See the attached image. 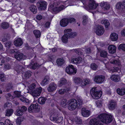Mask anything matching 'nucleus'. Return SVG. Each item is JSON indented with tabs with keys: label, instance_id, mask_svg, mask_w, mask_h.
Listing matches in <instances>:
<instances>
[{
	"label": "nucleus",
	"instance_id": "31",
	"mask_svg": "<svg viewBox=\"0 0 125 125\" xmlns=\"http://www.w3.org/2000/svg\"><path fill=\"white\" fill-rule=\"evenodd\" d=\"M30 9L33 13H36L37 12L36 7L34 5L31 6L30 7Z\"/></svg>",
	"mask_w": 125,
	"mask_h": 125
},
{
	"label": "nucleus",
	"instance_id": "35",
	"mask_svg": "<svg viewBox=\"0 0 125 125\" xmlns=\"http://www.w3.org/2000/svg\"><path fill=\"white\" fill-rule=\"evenodd\" d=\"M107 54V53L105 51H101L100 52V55L102 57L104 58L106 57Z\"/></svg>",
	"mask_w": 125,
	"mask_h": 125
},
{
	"label": "nucleus",
	"instance_id": "55",
	"mask_svg": "<svg viewBox=\"0 0 125 125\" xmlns=\"http://www.w3.org/2000/svg\"><path fill=\"white\" fill-rule=\"evenodd\" d=\"M21 68H22L21 66H18L15 68V70L18 73H19V71H20V70H21Z\"/></svg>",
	"mask_w": 125,
	"mask_h": 125
},
{
	"label": "nucleus",
	"instance_id": "54",
	"mask_svg": "<svg viewBox=\"0 0 125 125\" xmlns=\"http://www.w3.org/2000/svg\"><path fill=\"white\" fill-rule=\"evenodd\" d=\"M96 104L97 107H100L102 105L101 102L99 100H98L96 101Z\"/></svg>",
	"mask_w": 125,
	"mask_h": 125
},
{
	"label": "nucleus",
	"instance_id": "57",
	"mask_svg": "<svg viewBox=\"0 0 125 125\" xmlns=\"http://www.w3.org/2000/svg\"><path fill=\"white\" fill-rule=\"evenodd\" d=\"M5 44L6 47L9 48L11 45V43L10 42H7L6 43H5Z\"/></svg>",
	"mask_w": 125,
	"mask_h": 125
},
{
	"label": "nucleus",
	"instance_id": "51",
	"mask_svg": "<svg viewBox=\"0 0 125 125\" xmlns=\"http://www.w3.org/2000/svg\"><path fill=\"white\" fill-rule=\"evenodd\" d=\"M12 106V104L11 103L8 102L6 103L4 105L5 107H10Z\"/></svg>",
	"mask_w": 125,
	"mask_h": 125
},
{
	"label": "nucleus",
	"instance_id": "23",
	"mask_svg": "<svg viewBox=\"0 0 125 125\" xmlns=\"http://www.w3.org/2000/svg\"><path fill=\"white\" fill-rule=\"evenodd\" d=\"M14 43L16 46H20L22 44V42L21 39L18 38L14 41Z\"/></svg>",
	"mask_w": 125,
	"mask_h": 125
},
{
	"label": "nucleus",
	"instance_id": "52",
	"mask_svg": "<svg viewBox=\"0 0 125 125\" xmlns=\"http://www.w3.org/2000/svg\"><path fill=\"white\" fill-rule=\"evenodd\" d=\"M0 80L2 81H3L5 80L4 74H0Z\"/></svg>",
	"mask_w": 125,
	"mask_h": 125
},
{
	"label": "nucleus",
	"instance_id": "63",
	"mask_svg": "<svg viewBox=\"0 0 125 125\" xmlns=\"http://www.w3.org/2000/svg\"><path fill=\"white\" fill-rule=\"evenodd\" d=\"M50 24V23L49 22H47L45 25V26L46 27H49Z\"/></svg>",
	"mask_w": 125,
	"mask_h": 125
},
{
	"label": "nucleus",
	"instance_id": "17",
	"mask_svg": "<svg viewBox=\"0 0 125 125\" xmlns=\"http://www.w3.org/2000/svg\"><path fill=\"white\" fill-rule=\"evenodd\" d=\"M50 119L51 121H54L55 123H58L61 122L63 119V117H60L56 120L55 117H54L53 115H52L50 116Z\"/></svg>",
	"mask_w": 125,
	"mask_h": 125
},
{
	"label": "nucleus",
	"instance_id": "47",
	"mask_svg": "<svg viewBox=\"0 0 125 125\" xmlns=\"http://www.w3.org/2000/svg\"><path fill=\"white\" fill-rule=\"evenodd\" d=\"M4 125H13L12 123L9 119H6L4 122Z\"/></svg>",
	"mask_w": 125,
	"mask_h": 125
},
{
	"label": "nucleus",
	"instance_id": "46",
	"mask_svg": "<svg viewBox=\"0 0 125 125\" xmlns=\"http://www.w3.org/2000/svg\"><path fill=\"white\" fill-rule=\"evenodd\" d=\"M80 80H81V81H80L79 85L81 86L83 88H84L86 85L85 84V83L84 82L83 79H81Z\"/></svg>",
	"mask_w": 125,
	"mask_h": 125
},
{
	"label": "nucleus",
	"instance_id": "13",
	"mask_svg": "<svg viewBox=\"0 0 125 125\" xmlns=\"http://www.w3.org/2000/svg\"><path fill=\"white\" fill-rule=\"evenodd\" d=\"M95 32L97 35H101L104 33V29L102 26L98 25L95 29Z\"/></svg>",
	"mask_w": 125,
	"mask_h": 125
},
{
	"label": "nucleus",
	"instance_id": "20",
	"mask_svg": "<svg viewBox=\"0 0 125 125\" xmlns=\"http://www.w3.org/2000/svg\"><path fill=\"white\" fill-rule=\"evenodd\" d=\"M111 79L115 82H118L120 80V77L117 75H112L110 77Z\"/></svg>",
	"mask_w": 125,
	"mask_h": 125
},
{
	"label": "nucleus",
	"instance_id": "37",
	"mask_svg": "<svg viewBox=\"0 0 125 125\" xmlns=\"http://www.w3.org/2000/svg\"><path fill=\"white\" fill-rule=\"evenodd\" d=\"M56 62L58 65H61L64 62L63 60L61 58H59L57 60Z\"/></svg>",
	"mask_w": 125,
	"mask_h": 125
},
{
	"label": "nucleus",
	"instance_id": "6",
	"mask_svg": "<svg viewBox=\"0 0 125 125\" xmlns=\"http://www.w3.org/2000/svg\"><path fill=\"white\" fill-rule=\"evenodd\" d=\"M98 5L94 0H90L89 2L88 5L87 6V8L90 12L93 13L96 12L95 10L98 6Z\"/></svg>",
	"mask_w": 125,
	"mask_h": 125
},
{
	"label": "nucleus",
	"instance_id": "43",
	"mask_svg": "<svg viewBox=\"0 0 125 125\" xmlns=\"http://www.w3.org/2000/svg\"><path fill=\"white\" fill-rule=\"evenodd\" d=\"M21 92L18 91H15L14 92V97H20L21 96Z\"/></svg>",
	"mask_w": 125,
	"mask_h": 125
},
{
	"label": "nucleus",
	"instance_id": "53",
	"mask_svg": "<svg viewBox=\"0 0 125 125\" xmlns=\"http://www.w3.org/2000/svg\"><path fill=\"white\" fill-rule=\"evenodd\" d=\"M83 25H84L86 24V23H87V17L86 16H83Z\"/></svg>",
	"mask_w": 125,
	"mask_h": 125
},
{
	"label": "nucleus",
	"instance_id": "27",
	"mask_svg": "<svg viewBox=\"0 0 125 125\" xmlns=\"http://www.w3.org/2000/svg\"><path fill=\"white\" fill-rule=\"evenodd\" d=\"M101 23L102 24H104L106 28H108L110 25V23L109 21L107 20H103L101 21Z\"/></svg>",
	"mask_w": 125,
	"mask_h": 125
},
{
	"label": "nucleus",
	"instance_id": "50",
	"mask_svg": "<svg viewBox=\"0 0 125 125\" xmlns=\"http://www.w3.org/2000/svg\"><path fill=\"white\" fill-rule=\"evenodd\" d=\"M83 80L84 82L85 83V84L86 85L89 84L90 82V80L89 79H83Z\"/></svg>",
	"mask_w": 125,
	"mask_h": 125
},
{
	"label": "nucleus",
	"instance_id": "39",
	"mask_svg": "<svg viewBox=\"0 0 125 125\" xmlns=\"http://www.w3.org/2000/svg\"><path fill=\"white\" fill-rule=\"evenodd\" d=\"M15 113V115H17L20 116L22 115L23 112L20 109H17Z\"/></svg>",
	"mask_w": 125,
	"mask_h": 125
},
{
	"label": "nucleus",
	"instance_id": "41",
	"mask_svg": "<svg viewBox=\"0 0 125 125\" xmlns=\"http://www.w3.org/2000/svg\"><path fill=\"white\" fill-rule=\"evenodd\" d=\"M19 98L21 101L24 103H28L29 102V100L28 99L25 98L21 95L20 96V97Z\"/></svg>",
	"mask_w": 125,
	"mask_h": 125
},
{
	"label": "nucleus",
	"instance_id": "49",
	"mask_svg": "<svg viewBox=\"0 0 125 125\" xmlns=\"http://www.w3.org/2000/svg\"><path fill=\"white\" fill-rule=\"evenodd\" d=\"M31 75V72L30 71H28L26 73L24 74L26 78H29L30 77Z\"/></svg>",
	"mask_w": 125,
	"mask_h": 125
},
{
	"label": "nucleus",
	"instance_id": "14",
	"mask_svg": "<svg viewBox=\"0 0 125 125\" xmlns=\"http://www.w3.org/2000/svg\"><path fill=\"white\" fill-rule=\"evenodd\" d=\"M16 52V53L14 54L15 57L16 59L20 60L21 59L24 60L26 59V56L22 53L17 51Z\"/></svg>",
	"mask_w": 125,
	"mask_h": 125
},
{
	"label": "nucleus",
	"instance_id": "25",
	"mask_svg": "<svg viewBox=\"0 0 125 125\" xmlns=\"http://www.w3.org/2000/svg\"><path fill=\"white\" fill-rule=\"evenodd\" d=\"M13 111L12 109H7L5 112V115L7 116H10L13 114Z\"/></svg>",
	"mask_w": 125,
	"mask_h": 125
},
{
	"label": "nucleus",
	"instance_id": "2",
	"mask_svg": "<svg viewBox=\"0 0 125 125\" xmlns=\"http://www.w3.org/2000/svg\"><path fill=\"white\" fill-rule=\"evenodd\" d=\"M68 1H66L64 2L63 5H62L60 6H58L57 5L55 4L54 5H51L49 8V10L52 12H54L55 13H57L63 9L65 8L66 7L69 5L71 6L68 3Z\"/></svg>",
	"mask_w": 125,
	"mask_h": 125
},
{
	"label": "nucleus",
	"instance_id": "45",
	"mask_svg": "<svg viewBox=\"0 0 125 125\" xmlns=\"http://www.w3.org/2000/svg\"><path fill=\"white\" fill-rule=\"evenodd\" d=\"M118 49L119 50H122L124 51H125V44L123 43L120 44L119 46Z\"/></svg>",
	"mask_w": 125,
	"mask_h": 125
},
{
	"label": "nucleus",
	"instance_id": "33",
	"mask_svg": "<svg viewBox=\"0 0 125 125\" xmlns=\"http://www.w3.org/2000/svg\"><path fill=\"white\" fill-rule=\"evenodd\" d=\"M33 33L36 38L39 37L41 36V32L38 30H35L33 31Z\"/></svg>",
	"mask_w": 125,
	"mask_h": 125
},
{
	"label": "nucleus",
	"instance_id": "5",
	"mask_svg": "<svg viewBox=\"0 0 125 125\" xmlns=\"http://www.w3.org/2000/svg\"><path fill=\"white\" fill-rule=\"evenodd\" d=\"M101 122L105 123L111 122L112 120V116L110 115L102 114L98 116V118Z\"/></svg>",
	"mask_w": 125,
	"mask_h": 125
},
{
	"label": "nucleus",
	"instance_id": "32",
	"mask_svg": "<svg viewBox=\"0 0 125 125\" xmlns=\"http://www.w3.org/2000/svg\"><path fill=\"white\" fill-rule=\"evenodd\" d=\"M81 79L78 78L76 77H73V80L74 82L76 84L79 85L80 81H81L80 80Z\"/></svg>",
	"mask_w": 125,
	"mask_h": 125
},
{
	"label": "nucleus",
	"instance_id": "58",
	"mask_svg": "<svg viewBox=\"0 0 125 125\" xmlns=\"http://www.w3.org/2000/svg\"><path fill=\"white\" fill-rule=\"evenodd\" d=\"M78 104H79V106L82 105L83 104L81 98H79V100H78Z\"/></svg>",
	"mask_w": 125,
	"mask_h": 125
},
{
	"label": "nucleus",
	"instance_id": "44",
	"mask_svg": "<svg viewBox=\"0 0 125 125\" xmlns=\"http://www.w3.org/2000/svg\"><path fill=\"white\" fill-rule=\"evenodd\" d=\"M23 120V118L21 117H18L16 120V124L18 125H20L21 122Z\"/></svg>",
	"mask_w": 125,
	"mask_h": 125
},
{
	"label": "nucleus",
	"instance_id": "59",
	"mask_svg": "<svg viewBox=\"0 0 125 125\" xmlns=\"http://www.w3.org/2000/svg\"><path fill=\"white\" fill-rule=\"evenodd\" d=\"M36 18L37 20H40L42 19V16L40 15H37L36 16Z\"/></svg>",
	"mask_w": 125,
	"mask_h": 125
},
{
	"label": "nucleus",
	"instance_id": "42",
	"mask_svg": "<svg viewBox=\"0 0 125 125\" xmlns=\"http://www.w3.org/2000/svg\"><path fill=\"white\" fill-rule=\"evenodd\" d=\"M28 111L30 113L35 112L33 109V104H31L28 108Z\"/></svg>",
	"mask_w": 125,
	"mask_h": 125
},
{
	"label": "nucleus",
	"instance_id": "64",
	"mask_svg": "<svg viewBox=\"0 0 125 125\" xmlns=\"http://www.w3.org/2000/svg\"><path fill=\"white\" fill-rule=\"evenodd\" d=\"M5 68L7 69L8 70L10 69V65L8 64L7 65H5Z\"/></svg>",
	"mask_w": 125,
	"mask_h": 125
},
{
	"label": "nucleus",
	"instance_id": "15",
	"mask_svg": "<svg viewBox=\"0 0 125 125\" xmlns=\"http://www.w3.org/2000/svg\"><path fill=\"white\" fill-rule=\"evenodd\" d=\"M71 63H73L79 64L82 63L83 61L81 58L78 57L75 58H72L71 59Z\"/></svg>",
	"mask_w": 125,
	"mask_h": 125
},
{
	"label": "nucleus",
	"instance_id": "26",
	"mask_svg": "<svg viewBox=\"0 0 125 125\" xmlns=\"http://www.w3.org/2000/svg\"><path fill=\"white\" fill-rule=\"evenodd\" d=\"M117 93L119 95H122L125 94V88L121 89H118L117 90Z\"/></svg>",
	"mask_w": 125,
	"mask_h": 125
},
{
	"label": "nucleus",
	"instance_id": "24",
	"mask_svg": "<svg viewBox=\"0 0 125 125\" xmlns=\"http://www.w3.org/2000/svg\"><path fill=\"white\" fill-rule=\"evenodd\" d=\"M49 79V77L48 76L45 77L44 78L42 81L41 83V84L43 86L46 85L48 82Z\"/></svg>",
	"mask_w": 125,
	"mask_h": 125
},
{
	"label": "nucleus",
	"instance_id": "4",
	"mask_svg": "<svg viewBox=\"0 0 125 125\" xmlns=\"http://www.w3.org/2000/svg\"><path fill=\"white\" fill-rule=\"evenodd\" d=\"M72 30L70 29H65L64 31V34L62 37V40L64 43L68 41V39L70 37H73L76 36V33L71 32Z\"/></svg>",
	"mask_w": 125,
	"mask_h": 125
},
{
	"label": "nucleus",
	"instance_id": "19",
	"mask_svg": "<svg viewBox=\"0 0 125 125\" xmlns=\"http://www.w3.org/2000/svg\"><path fill=\"white\" fill-rule=\"evenodd\" d=\"M91 114L90 111L86 110L84 108H82V115L85 117H88Z\"/></svg>",
	"mask_w": 125,
	"mask_h": 125
},
{
	"label": "nucleus",
	"instance_id": "61",
	"mask_svg": "<svg viewBox=\"0 0 125 125\" xmlns=\"http://www.w3.org/2000/svg\"><path fill=\"white\" fill-rule=\"evenodd\" d=\"M39 66V64L37 63H35L33 65L32 68L33 69H35L38 67Z\"/></svg>",
	"mask_w": 125,
	"mask_h": 125
},
{
	"label": "nucleus",
	"instance_id": "62",
	"mask_svg": "<svg viewBox=\"0 0 125 125\" xmlns=\"http://www.w3.org/2000/svg\"><path fill=\"white\" fill-rule=\"evenodd\" d=\"M79 50H78L76 49H73L71 50V51L73 52H76V53L78 54H80L78 52Z\"/></svg>",
	"mask_w": 125,
	"mask_h": 125
},
{
	"label": "nucleus",
	"instance_id": "1",
	"mask_svg": "<svg viewBox=\"0 0 125 125\" xmlns=\"http://www.w3.org/2000/svg\"><path fill=\"white\" fill-rule=\"evenodd\" d=\"M26 85L28 86L29 90L25 89L24 93H29L34 97H36L40 95L42 91L41 87L35 89L36 85L34 83L29 84L28 83H27Z\"/></svg>",
	"mask_w": 125,
	"mask_h": 125
},
{
	"label": "nucleus",
	"instance_id": "3",
	"mask_svg": "<svg viewBox=\"0 0 125 125\" xmlns=\"http://www.w3.org/2000/svg\"><path fill=\"white\" fill-rule=\"evenodd\" d=\"M110 63L113 64L117 66L118 67H114L112 69L109 68L108 71L110 73L117 72L119 73L120 72V69L121 67V62L119 59L112 60L110 61Z\"/></svg>",
	"mask_w": 125,
	"mask_h": 125
},
{
	"label": "nucleus",
	"instance_id": "40",
	"mask_svg": "<svg viewBox=\"0 0 125 125\" xmlns=\"http://www.w3.org/2000/svg\"><path fill=\"white\" fill-rule=\"evenodd\" d=\"M116 103L114 101H111L110 104L109 105V107L110 109H112L115 107V105Z\"/></svg>",
	"mask_w": 125,
	"mask_h": 125
},
{
	"label": "nucleus",
	"instance_id": "7",
	"mask_svg": "<svg viewBox=\"0 0 125 125\" xmlns=\"http://www.w3.org/2000/svg\"><path fill=\"white\" fill-rule=\"evenodd\" d=\"M91 93L93 98L97 99L101 96L102 93L101 91H98L96 88H92L91 90Z\"/></svg>",
	"mask_w": 125,
	"mask_h": 125
},
{
	"label": "nucleus",
	"instance_id": "16",
	"mask_svg": "<svg viewBox=\"0 0 125 125\" xmlns=\"http://www.w3.org/2000/svg\"><path fill=\"white\" fill-rule=\"evenodd\" d=\"M118 38V35L117 33L113 32L110 34L109 38L112 41H116Z\"/></svg>",
	"mask_w": 125,
	"mask_h": 125
},
{
	"label": "nucleus",
	"instance_id": "38",
	"mask_svg": "<svg viewBox=\"0 0 125 125\" xmlns=\"http://www.w3.org/2000/svg\"><path fill=\"white\" fill-rule=\"evenodd\" d=\"M1 27L4 29H7L8 28L9 25L8 23L6 22H4L1 24Z\"/></svg>",
	"mask_w": 125,
	"mask_h": 125
},
{
	"label": "nucleus",
	"instance_id": "12",
	"mask_svg": "<svg viewBox=\"0 0 125 125\" xmlns=\"http://www.w3.org/2000/svg\"><path fill=\"white\" fill-rule=\"evenodd\" d=\"M105 77L103 75H97L95 76L94 80L95 82L97 83H101L104 80Z\"/></svg>",
	"mask_w": 125,
	"mask_h": 125
},
{
	"label": "nucleus",
	"instance_id": "29",
	"mask_svg": "<svg viewBox=\"0 0 125 125\" xmlns=\"http://www.w3.org/2000/svg\"><path fill=\"white\" fill-rule=\"evenodd\" d=\"M33 106L35 112H37L40 111V106H38V104L37 103L35 104H33Z\"/></svg>",
	"mask_w": 125,
	"mask_h": 125
},
{
	"label": "nucleus",
	"instance_id": "56",
	"mask_svg": "<svg viewBox=\"0 0 125 125\" xmlns=\"http://www.w3.org/2000/svg\"><path fill=\"white\" fill-rule=\"evenodd\" d=\"M121 35L123 37H125V28L123 29L121 32Z\"/></svg>",
	"mask_w": 125,
	"mask_h": 125
},
{
	"label": "nucleus",
	"instance_id": "18",
	"mask_svg": "<svg viewBox=\"0 0 125 125\" xmlns=\"http://www.w3.org/2000/svg\"><path fill=\"white\" fill-rule=\"evenodd\" d=\"M108 49L109 52L112 54L115 53L116 51V47L113 45H109L108 46Z\"/></svg>",
	"mask_w": 125,
	"mask_h": 125
},
{
	"label": "nucleus",
	"instance_id": "10",
	"mask_svg": "<svg viewBox=\"0 0 125 125\" xmlns=\"http://www.w3.org/2000/svg\"><path fill=\"white\" fill-rule=\"evenodd\" d=\"M75 19L73 18H71L68 20L67 19H62L60 22L61 25L62 27L66 26L68 24V22L72 23L74 21Z\"/></svg>",
	"mask_w": 125,
	"mask_h": 125
},
{
	"label": "nucleus",
	"instance_id": "28",
	"mask_svg": "<svg viewBox=\"0 0 125 125\" xmlns=\"http://www.w3.org/2000/svg\"><path fill=\"white\" fill-rule=\"evenodd\" d=\"M67 82V81L65 79L62 78L58 82V85L59 86H61L63 85L66 84Z\"/></svg>",
	"mask_w": 125,
	"mask_h": 125
},
{
	"label": "nucleus",
	"instance_id": "9",
	"mask_svg": "<svg viewBox=\"0 0 125 125\" xmlns=\"http://www.w3.org/2000/svg\"><path fill=\"white\" fill-rule=\"evenodd\" d=\"M68 109L71 110H74L77 106V102L75 99H72L69 102Z\"/></svg>",
	"mask_w": 125,
	"mask_h": 125
},
{
	"label": "nucleus",
	"instance_id": "8",
	"mask_svg": "<svg viewBox=\"0 0 125 125\" xmlns=\"http://www.w3.org/2000/svg\"><path fill=\"white\" fill-rule=\"evenodd\" d=\"M66 71L68 74H75L76 73L77 69L73 65L70 64L66 67Z\"/></svg>",
	"mask_w": 125,
	"mask_h": 125
},
{
	"label": "nucleus",
	"instance_id": "22",
	"mask_svg": "<svg viewBox=\"0 0 125 125\" xmlns=\"http://www.w3.org/2000/svg\"><path fill=\"white\" fill-rule=\"evenodd\" d=\"M100 6L105 9L107 10L109 9L110 8L109 4L107 2H103L101 3Z\"/></svg>",
	"mask_w": 125,
	"mask_h": 125
},
{
	"label": "nucleus",
	"instance_id": "48",
	"mask_svg": "<svg viewBox=\"0 0 125 125\" xmlns=\"http://www.w3.org/2000/svg\"><path fill=\"white\" fill-rule=\"evenodd\" d=\"M90 67L93 70H96L97 67V66L95 64L92 63L91 64Z\"/></svg>",
	"mask_w": 125,
	"mask_h": 125
},
{
	"label": "nucleus",
	"instance_id": "36",
	"mask_svg": "<svg viewBox=\"0 0 125 125\" xmlns=\"http://www.w3.org/2000/svg\"><path fill=\"white\" fill-rule=\"evenodd\" d=\"M124 4L123 3L119 2L116 5L115 7L117 9H120L123 6Z\"/></svg>",
	"mask_w": 125,
	"mask_h": 125
},
{
	"label": "nucleus",
	"instance_id": "21",
	"mask_svg": "<svg viewBox=\"0 0 125 125\" xmlns=\"http://www.w3.org/2000/svg\"><path fill=\"white\" fill-rule=\"evenodd\" d=\"M57 88L56 85L54 83L50 84L47 88V90L49 92H52L56 90Z\"/></svg>",
	"mask_w": 125,
	"mask_h": 125
},
{
	"label": "nucleus",
	"instance_id": "60",
	"mask_svg": "<svg viewBox=\"0 0 125 125\" xmlns=\"http://www.w3.org/2000/svg\"><path fill=\"white\" fill-rule=\"evenodd\" d=\"M20 109L23 112L24 111H25L27 110V108L25 106H23L21 107V109Z\"/></svg>",
	"mask_w": 125,
	"mask_h": 125
},
{
	"label": "nucleus",
	"instance_id": "34",
	"mask_svg": "<svg viewBox=\"0 0 125 125\" xmlns=\"http://www.w3.org/2000/svg\"><path fill=\"white\" fill-rule=\"evenodd\" d=\"M70 89L69 88H67L66 90L64 89H61L59 90L58 91L59 94H62L65 92H67L70 91Z\"/></svg>",
	"mask_w": 125,
	"mask_h": 125
},
{
	"label": "nucleus",
	"instance_id": "11",
	"mask_svg": "<svg viewBox=\"0 0 125 125\" xmlns=\"http://www.w3.org/2000/svg\"><path fill=\"white\" fill-rule=\"evenodd\" d=\"M38 9L40 10L45 9L46 8L47 4L46 2L43 0H40L38 1L37 4Z\"/></svg>",
	"mask_w": 125,
	"mask_h": 125
},
{
	"label": "nucleus",
	"instance_id": "30",
	"mask_svg": "<svg viewBox=\"0 0 125 125\" xmlns=\"http://www.w3.org/2000/svg\"><path fill=\"white\" fill-rule=\"evenodd\" d=\"M46 98L44 97H40L38 99V102L41 104H43L45 103Z\"/></svg>",
	"mask_w": 125,
	"mask_h": 125
}]
</instances>
